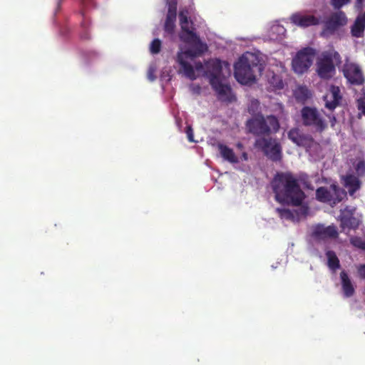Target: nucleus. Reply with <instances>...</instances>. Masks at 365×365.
<instances>
[{"mask_svg":"<svg viewBox=\"0 0 365 365\" xmlns=\"http://www.w3.org/2000/svg\"><path fill=\"white\" fill-rule=\"evenodd\" d=\"M190 13L187 9L180 12L181 31L179 37L182 43L177 56V62L180 66L179 72L191 80L207 76L219 98L222 101H231L233 95L225 81V78L230 74L229 63L218 59H212L203 66L195 60V57L207 51V46L194 32L192 24L187 19Z\"/></svg>","mask_w":365,"mask_h":365,"instance_id":"nucleus-1","label":"nucleus"},{"mask_svg":"<svg viewBox=\"0 0 365 365\" xmlns=\"http://www.w3.org/2000/svg\"><path fill=\"white\" fill-rule=\"evenodd\" d=\"M272 186L276 200L282 204L299 205L304 199V194L299 188L296 179L289 173L275 175Z\"/></svg>","mask_w":365,"mask_h":365,"instance_id":"nucleus-2","label":"nucleus"},{"mask_svg":"<svg viewBox=\"0 0 365 365\" xmlns=\"http://www.w3.org/2000/svg\"><path fill=\"white\" fill-rule=\"evenodd\" d=\"M263 67L258 56L250 52L244 53L235 64V77L241 84L254 83L261 76Z\"/></svg>","mask_w":365,"mask_h":365,"instance_id":"nucleus-3","label":"nucleus"},{"mask_svg":"<svg viewBox=\"0 0 365 365\" xmlns=\"http://www.w3.org/2000/svg\"><path fill=\"white\" fill-rule=\"evenodd\" d=\"M260 105L257 100H252L248 107L249 112L253 118L247 122V127L250 132L260 135L269 132H276L279 128L277 119L272 116H268L266 119L259 113Z\"/></svg>","mask_w":365,"mask_h":365,"instance_id":"nucleus-4","label":"nucleus"},{"mask_svg":"<svg viewBox=\"0 0 365 365\" xmlns=\"http://www.w3.org/2000/svg\"><path fill=\"white\" fill-rule=\"evenodd\" d=\"M350 163L352 165L353 170L342 175L341 179L344 187L348 192L352 195L356 190L360 188L361 182L359 177L365 173V165L361 155L358 156L355 160L351 158Z\"/></svg>","mask_w":365,"mask_h":365,"instance_id":"nucleus-5","label":"nucleus"},{"mask_svg":"<svg viewBox=\"0 0 365 365\" xmlns=\"http://www.w3.org/2000/svg\"><path fill=\"white\" fill-rule=\"evenodd\" d=\"M340 61L339 54L333 49L323 52L317 59V73L324 79L331 78L335 74V64Z\"/></svg>","mask_w":365,"mask_h":365,"instance_id":"nucleus-6","label":"nucleus"},{"mask_svg":"<svg viewBox=\"0 0 365 365\" xmlns=\"http://www.w3.org/2000/svg\"><path fill=\"white\" fill-rule=\"evenodd\" d=\"M315 55V50L309 47L299 51L292 61L294 72L299 75L306 73L312 65Z\"/></svg>","mask_w":365,"mask_h":365,"instance_id":"nucleus-7","label":"nucleus"},{"mask_svg":"<svg viewBox=\"0 0 365 365\" xmlns=\"http://www.w3.org/2000/svg\"><path fill=\"white\" fill-rule=\"evenodd\" d=\"M217 148L223 160L231 164H237L248 160V154L243 150L242 144L240 143L237 144V148L240 152V155H237L232 148L222 143H218Z\"/></svg>","mask_w":365,"mask_h":365,"instance_id":"nucleus-8","label":"nucleus"},{"mask_svg":"<svg viewBox=\"0 0 365 365\" xmlns=\"http://www.w3.org/2000/svg\"><path fill=\"white\" fill-rule=\"evenodd\" d=\"M345 195L346 193L342 190H338L334 184L330 186L329 190L324 187H320L317 190V199L322 202L330 204H336L341 201Z\"/></svg>","mask_w":365,"mask_h":365,"instance_id":"nucleus-9","label":"nucleus"},{"mask_svg":"<svg viewBox=\"0 0 365 365\" xmlns=\"http://www.w3.org/2000/svg\"><path fill=\"white\" fill-rule=\"evenodd\" d=\"M256 146L263 150L264 153L273 160L281 158V147L279 144L272 139L259 138L256 140Z\"/></svg>","mask_w":365,"mask_h":365,"instance_id":"nucleus-10","label":"nucleus"},{"mask_svg":"<svg viewBox=\"0 0 365 365\" xmlns=\"http://www.w3.org/2000/svg\"><path fill=\"white\" fill-rule=\"evenodd\" d=\"M289 19L292 24L302 28L318 25L321 22L319 18L305 11L296 12Z\"/></svg>","mask_w":365,"mask_h":365,"instance_id":"nucleus-11","label":"nucleus"},{"mask_svg":"<svg viewBox=\"0 0 365 365\" xmlns=\"http://www.w3.org/2000/svg\"><path fill=\"white\" fill-rule=\"evenodd\" d=\"M338 235L337 229L334 225L324 226L318 225L313 227L312 237L313 241L321 242L336 238Z\"/></svg>","mask_w":365,"mask_h":365,"instance_id":"nucleus-12","label":"nucleus"},{"mask_svg":"<svg viewBox=\"0 0 365 365\" xmlns=\"http://www.w3.org/2000/svg\"><path fill=\"white\" fill-rule=\"evenodd\" d=\"M343 73L347 81L351 84H361L364 76L361 68L355 63L346 61L344 66Z\"/></svg>","mask_w":365,"mask_h":365,"instance_id":"nucleus-13","label":"nucleus"},{"mask_svg":"<svg viewBox=\"0 0 365 365\" xmlns=\"http://www.w3.org/2000/svg\"><path fill=\"white\" fill-rule=\"evenodd\" d=\"M302 118L306 125H312L317 130L325 128L324 120L319 116L317 111L311 108H304L302 111Z\"/></svg>","mask_w":365,"mask_h":365,"instance_id":"nucleus-14","label":"nucleus"},{"mask_svg":"<svg viewBox=\"0 0 365 365\" xmlns=\"http://www.w3.org/2000/svg\"><path fill=\"white\" fill-rule=\"evenodd\" d=\"M354 209L346 208L341 211L340 221L341 227L345 230L346 229H356L360 222L359 217L354 215Z\"/></svg>","mask_w":365,"mask_h":365,"instance_id":"nucleus-15","label":"nucleus"},{"mask_svg":"<svg viewBox=\"0 0 365 365\" xmlns=\"http://www.w3.org/2000/svg\"><path fill=\"white\" fill-rule=\"evenodd\" d=\"M168 11L167 14L164 30L168 35H173L175 27L176 21V0H167Z\"/></svg>","mask_w":365,"mask_h":365,"instance_id":"nucleus-16","label":"nucleus"},{"mask_svg":"<svg viewBox=\"0 0 365 365\" xmlns=\"http://www.w3.org/2000/svg\"><path fill=\"white\" fill-rule=\"evenodd\" d=\"M347 19L343 12L339 11L335 13L327 21H326L323 34L327 35L333 32L339 26L345 25Z\"/></svg>","mask_w":365,"mask_h":365,"instance_id":"nucleus-17","label":"nucleus"},{"mask_svg":"<svg viewBox=\"0 0 365 365\" xmlns=\"http://www.w3.org/2000/svg\"><path fill=\"white\" fill-rule=\"evenodd\" d=\"M341 98L339 87L331 86L324 96L325 106L329 110L334 109L338 106Z\"/></svg>","mask_w":365,"mask_h":365,"instance_id":"nucleus-18","label":"nucleus"},{"mask_svg":"<svg viewBox=\"0 0 365 365\" xmlns=\"http://www.w3.org/2000/svg\"><path fill=\"white\" fill-rule=\"evenodd\" d=\"M288 138L298 146L308 148L312 143L309 137L302 135L298 129L291 130L288 133Z\"/></svg>","mask_w":365,"mask_h":365,"instance_id":"nucleus-19","label":"nucleus"},{"mask_svg":"<svg viewBox=\"0 0 365 365\" xmlns=\"http://www.w3.org/2000/svg\"><path fill=\"white\" fill-rule=\"evenodd\" d=\"M340 280L344 295L346 297L352 296L354 292V286L345 271L341 272Z\"/></svg>","mask_w":365,"mask_h":365,"instance_id":"nucleus-20","label":"nucleus"},{"mask_svg":"<svg viewBox=\"0 0 365 365\" xmlns=\"http://www.w3.org/2000/svg\"><path fill=\"white\" fill-rule=\"evenodd\" d=\"M365 29V16H359L352 26L351 33L355 37H361Z\"/></svg>","mask_w":365,"mask_h":365,"instance_id":"nucleus-21","label":"nucleus"},{"mask_svg":"<svg viewBox=\"0 0 365 365\" xmlns=\"http://www.w3.org/2000/svg\"><path fill=\"white\" fill-rule=\"evenodd\" d=\"M285 29L282 25L274 23L269 29V38L271 40H278L285 34Z\"/></svg>","mask_w":365,"mask_h":365,"instance_id":"nucleus-22","label":"nucleus"},{"mask_svg":"<svg viewBox=\"0 0 365 365\" xmlns=\"http://www.w3.org/2000/svg\"><path fill=\"white\" fill-rule=\"evenodd\" d=\"M326 255L329 268L333 272H335L340 267L339 258L332 251L327 252Z\"/></svg>","mask_w":365,"mask_h":365,"instance_id":"nucleus-23","label":"nucleus"},{"mask_svg":"<svg viewBox=\"0 0 365 365\" xmlns=\"http://www.w3.org/2000/svg\"><path fill=\"white\" fill-rule=\"evenodd\" d=\"M274 71L273 70L272 73H274ZM268 81L274 88L280 89L283 88L284 83L282 76L278 74L273 73L271 78L268 77Z\"/></svg>","mask_w":365,"mask_h":365,"instance_id":"nucleus-24","label":"nucleus"},{"mask_svg":"<svg viewBox=\"0 0 365 365\" xmlns=\"http://www.w3.org/2000/svg\"><path fill=\"white\" fill-rule=\"evenodd\" d=\"M351 243L355 247L365 250V237H351Z\"/></svg>","mask_w":365,"mask_h":365,"instance_id":"nucleus-25","label":"nucleus"},{"mask_svg":"<svg viewBox=\"0 0 365 365\" xmlns=\"http://www.w3.org/2000/svg\"><path fill=\"white\" fill-rule=\"evenodd\" d=\"M161 48V41L158 38L154 39L150 45V51L153 54L158 53Z\"/></svg>","mask_w":365,"mask_h":365,"instance_id":"nucleus-26","label":"nucleus"},{"mask_svg":"<svg viewBox=\"0 0 365 365\" xmlns=\"http://www.w3.org/2000/svg\"><path fill=\"white\" fill-rule=\"evenodd\" d=\"M294 95L296 98L304 100L309 96V91L306 88L300 87L295 91Z\"/></svg>","mask_w":365,"mask_h":365,"instance_id":"nucleus-27","label":"nucleus"},{"mask_svg":"<svg viewBox=\"0 0 365 365\" xmlns=\"http://www.w3.org/2000/svg\"><path fill=\"white\" fill-rule=\"evenodd\" d=\"M157 67L155 66V65H151L149 67L147 74L149 81H153L155 80L156 76L154 73H155Z\"/></svg>","mask_w":365,"mask_h":365,"instance_id":"nucleus-28","label":"nucleus"},{"mask_svg":"<svg viewBox=\"0 0 365 365\" xmlns=\"http://www.w3.org/2000/svg\"><path fill=\"white\" fill-rule=\"evenodd\" d=\"M349 1L350 0H331V4L334 8L339 9Z\"/></svg>","mask_w":365,"mask_h":365,"instance_id":"nucleus-29","label":"nucleus"},{"mask_svg":"<svg viewBox=\"0 0 365 365\" xmlns=\"http://www.w3.org/2000/svg\"><path fill=\"white\" fill-rule=\"evenodd\" d=\"M282 218H289L292 217L291 212L287 210H277Z\"/></svg>","mask_w":365,"mask_h":365,"instance_id":"nucleus-30","label":"nucleus"},{"mask_svg":"<svg viewBox=\"0 0 365 365\" xmlns=\"http://www.w3.org/2000/svg\"><path fill=\"white\" fill-rule=\"evenodd\" d=\"M359 110L365 115V103L363 101H358Z\"/></svg>","mask_w":365,"mask_h":365,"instance_id":"nucleus-31","label":"nucleus"},{"mask_svg":"<svg viewBox=\"0 0 365 365\" xmlns=\"http://www.w3.org/2000/svg\"><path fill=\"white\" fill-rule=\"evenodd\" d=\"M355 7L361 10L364 7V0H356Z\"/></svg>","mask_w":365,"mask_h":365,"instance_id":"nucleus-32","label":"nucleus"},{"mask_svg":"<svg viewBox=\"0 0 365 365\" xmlns=\"http://www.w3.org/2000/svg\"><path fill=\"white\" fill-rule=\"evenodd\" d=\"M186 133H187V135L188 140L190 142H193L194 140H193V134H192V129L190 128H187V130Z\"/></svg>","mask_w":365,"mask_h":365,"instance_id":"nucleus-33","label":"nucleus"},{"mask_svg":"<svg viewBox=\"0 0 365 365\" xmlns=\"http://www.w3.org/2000/svg\"><path fill=\"white\" fill-rule=\"evenodd\" d=\"M275 71H276L277 73L284 72V66L283 65V63L280 62V63H279V65H277V66H276Z\"/></svg>","mask_w":365,"mask_h":365,"instance_id":"nucleus-34","label":"nucleus"},{"mask_svg":"<svg viewBox=\"0 0 365 365\" xmlns=\"http://www.w3.org/2000/svg\"><path fill=\"white\" fill-rule=\"evenodd\" d=\"M358 270L360 276L365 278V264L361 265Z\"/></svg>","mask_w":365,"mask_h":365,"instance_id":"nucleus-35","label":"nucleus"},{"mask_svg":"<svg viewBox=\"0 0 365 365\" xmlns=\"http://www.w3.org/2000/svg\"><path fill=\"white\" fill-rule=\"evenodd\" d=\"M329 118H330V122H331V126H334V123H335V117L332 116V117H329Z\"/></svg>","mask_w":365,"mask_h":365,"instance_id":"nucleus-36","label":"nucleus"},{"mask_svg":"<svg viewBox=\"0 0 365 365\" xmlns=\"http://www.w3.org/2000/svg\"><path fill=\"white\" fill-rule=\"evenodd\" d=\"M361 16H365V13H364V14H361Z\"/></svg>","mask_w":365,"mask_h":365,"instance_id":"nucleus-37","label":"nucleus"}]
</instances>
